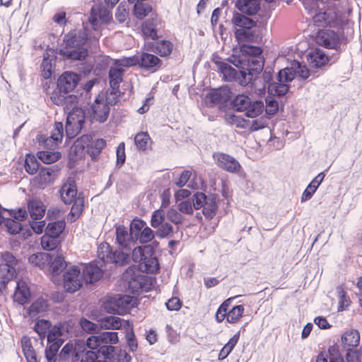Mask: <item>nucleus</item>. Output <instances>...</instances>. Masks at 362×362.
<instances>
[{
	"instance_id": "obj_1",
	"label": "nucleus",
	"mask_w": 362,
	"mask_h": 362,
	"mask_svg": "<svg viewBox=\"0 0 362 362\" xmlns=\"http://www.w3.org/2000/svg\"><path fill=\"white\" fill-rule=\"evenodd\" d=\"M87 33L84 30H72L64 35L59 54L64 59L82 61L88 56L84 45L87 41Z\"/></svg>"
},
{
	"instance_id": "obj_2",
	"label": "nucleus",
	"mask_w": 362,
	"mask_h": 362,
	"mask_svg": "<svg viewBox=\"0 0 362 362\" xmlns=\"http://www.w3.org/2000/svg\"><path fill=\"white\" fill-rule=\"evenodd\" d=\"M273 76L271 71L265 70L261 76L257 75L250 83L251 86L259 94L268 89L270 95L281 97L286 94L289 90V85L283 80L284 78H279V74L276 76V81H272Z\"/></svg>"
},
{
	"instance_id": "obj_3",
	"label": "nucleus",
	"mask_w": 362,
	"mask_h": 362,
	"mask_svg": "<svg viewBox=\"0 0 362 362\" xmlns=\"http://www.w3.org/2000/svg\"><path fill=\"white\" fill-rule=\"evenodd\" d=\"M263 58L247 59L244 70H236L228 64V81H235L240 85H249L263 70Z\"/></svg>"
},
{
	"instance_id": "obj_4",
	"label": "nucleus",
	"mask_w": 362,
	"mask_h": 362,
	"mask_svg": "<svg viewBox=\"0 0 362 362\" xmlns=\"http://www.w3.org/2000/svg\"><path fill=\"white\" fill-rule=\"evenodd\" d=\"M118 334L116 332H103L98 335L88 337L86 346L90 349H98V353L105 358H109L115 351L112 344L118 342Z\"/></svg>"
},
{
	"instance_id": "obj_5",
	"label": "nucleus",
	"mask_w": 362,
	"mask_h": 362,
	"mask_svg": "<svg viewBox=\"0 0 362 362\" xmlns=\"http://www.w3.org/2000/svg\"><path fill=\"white\" fill-rule=\"evenodd\" d=\"M60 196L64 204L73 203L69 218L71 221H75L83 210L84 201L79 195L77 196V189L74 181L69 180L64 183L60 189Z\"/></svg>"
},
{
	"instance_id": "obj_6",
	"label": "nucleus",
	"mask_w": 362,
	"mask_h": 362,
	"mask_svg": "<svg viewBox=\"0 0 362 362\" xmlns=\"http://www.w3.org/2000/svg\"><path fill=\"white\" fill-rule=\"evenodd\" d=\"M132 256L133 261L139 263L141 272L154 273L159 268L158 261L153 255V250L150 245L134 247Z\"/></svg>"
},
{
	"instance_id": "obj_7",
	"label": "nucleus",
	"mask_w": 362,
	"mask_h": 362,
	"mask_svg": "<svg viewBox=\"0 0 362 362\" xmlns=\"http://www.w3.org/2000/svg\"><path fill=\"white\" fill-rule=\"evenodd\" d=\"M230 107L238 112L245 111L247 117L254 118L263 112L264 105L262 100L252 102L247 95L239 94L230 101Z\"/></svg>"
},
{
	"instance_id": "obj_8",
	"label": "nucleus",
	"mask_w": 362,
	"mask_h": 362,
	"mask_svg": "<svg viewBox=\"0 0 362 362\" xmlns=\"http://www.w3.org/2000/svg\"><path fill=\"white\" fill-rule=\"evenodd\" d=\"M108 7L106 8L101 2L95 4L91 8L89 22L92 29L95 31L93 37L99 39L101 36L103 24L107 23L111 19V15Z\"/></svg>"
},
{
	"instance_id": "obj_9",
	"label": "nucleus",
	"mask_w": 362,
	"mask_h": 362,
	"mask_svg": "<svg viewBox=\"0 0 362 362\" xmlns=\"http://www.w3.org/2000/svg\"><path fill=\"white\" fill-rule=\"evenodd\" d=\"M17 259L9 252H4L0 258V293L15 275Z\"/></svg>"
},
{
	"instance_id": "obj_10",
	"label": "nucleus",
	"mask_w": 362,
	"mask_h": 362,
	"mask_svg": "<svg viewBox=\"0 0 362 362\" xmlns=\"http://www.w3.org/2000/svg\"><path fill=\"white\" fill-rule=\"evenodd\" d=\"M97 253L98 258L104 263L110 262L123 265L128 262L127 252H123L121 249L112 251L107 243H103L98 246Z\"/></svg>"
},
{
	"instance_id": "obj_11",
	"label": "nucleus",
	"mask_w": 362,
	"mask_h": 362,
	"mask_svg": "<svg viewBox=\"0 0 362 362\" xmlns=\"http://www.w3.org/2000/svg\"><path fill=\"white\" fill-rule=\"evenodd\" d=\"M84 282L81 269L77 266L69 268L64 274V287L69 293L78 291Z\"/></svg>"
},
{
	"instance_id": "obj_12",
	"label": "nucleus",
	"mask_w": 362,
	"mask_h": 362,
	"mask_svg": "<svg viewBox=\"0 0 362 362\" xmlns=\"http://www.w3.org/2000/svg\"><path fill=\"white\" fill-rule=\"evenodd\" d=\"M315 40L317 45L337 51L340 49L341 45V37L338 33L332 30H320Z\"/></svg>"
},
{
	"instance_id": "obj_13",
	"label": "nucleus",
	"mask_w": 362,
	"mask_h": 362,
	"mask_svg": "<svg viewBox=\"0 0 362 362\" xmlns=\"http://www.w3.org/2000/svg\"><path fill=\"white\" fill-rule=\"evenodd\" d=\"M296 75L304 80L310 76V71L306 66L296 60L292 62L290 67H286L279 71V78H284L283 80L287 83L292 81Z\"/></svg>"
},
{
	"instance_id": "obj_14",
	"label": "nucleus",
	"mask_w": 362,
	"mask_h": 362,
	"mask_svg": "<svg viewBox=\"0 0 362 362\" xmlns=\"http://www.w3.org/2000/svg\"><path fill=\"white\" fill-rule=\"evenodd\" d=\"M115 235L116 243L121 247L122 251L128 252L129 259L132 247L136 244V238L127 227L122 225L116 227Z\"/></svg>"
},
{
	"instance_id": "obj_15",
	"label": "nucleus",
	"mask_w": 362,
	"mask_h": 362,
	"mask_svg": "<svg viewBox=\"0 0 362 362\" xmlns=\"http://www.w3.org/2000/svg\"><path fill=\"white\" fill-rule=\"evenodd\" d=\"M226 88L221 86L218 88L211 90L205 97V103L209 107H213L219 105L221 111H226Z\"/></svg>"
},
{
	"instance_id": "obj_16",
	"label": "nucleus",
	"mask_w": 362,
	"mask_h": 362,
	"mask_svg": "<svg viewBox=\"0 0 362 362\" xmlns=\"http://www.w3.org/2000/svg\"><path fill=\"white\" fill-rule=\"evenodd\" d=\"M333 10L316 13L313 17L314 25L317 27H335L338 24V17Z\"/></svg>"
},
{
	"instance_id": "obj_17",
	"label": "nucleus",
	"mask_w": 362,
	"mask_h": 362,
	"mask_svg": "<svg viewBox=\"0 0 362 362\" xmlns=\"http://www.w3.org/2000/svg\"><path fill=\"white\" fill-rule=\"evenodd\" d=\"M79 81L78 75L74 72H64L58 79L59 93L66 94L74 89Z\"/></svg>"
},
{
	"instance_id": "obj_18",
	"label": "nucleus",
	"mask_w": 362,
	"mask_h": 362,
	"mask_svg": "<svg viewBox=\"0 0 362 362\" xmlns=\"http://www.w3.org/2000/svg\"><path fill=\"white\" fill-rule=\"evenodd\" d=\"M137 65L151 72L158 70L162 64L161 60L157 56L149 53L143 52L140 56H137Z\"/></svg>"
},
{
	"instance_id": "obj_19",
	"label": "nucleus",
	"mask_w": 362,
	"mask_h": 362,
	"mask_svg": "<svg viewBox=\"0 0 362 362\" xmlns=\"http://www.w3.org/2000/svg\"><path fill=\"white\" fill-rule=\"evenodd\" d=\"M91 110L92 117L94 119L100 122H104L107 120L110 112V107L105 100L96 98L92 105Z\"/></svg>"
},
{
	"instance_id": "obj_20",
	"label": "nucleus",
	"mask_w": 362,
	"mask_h": 362,
	"mask_svg": "<svg viewBox=\"0 0 362 362\" xmlns=\"http://www.w3.org/2000/svg\"><path fill=\"white\" fill-rule=\"evenodd\" d=\"M51 99L54 104L64 106L66 112H69L74 107H77L78 104V98L74 95L66 96L65 94L53 93Z\"/></svg>"
},
{
	"instance_id": "obj_21",
	"label": "nucleus",
	"mask_w": 362,
	"mask_h": 362,
	"mask_svg": "<svg viewBox=\"0 0 362 362\" xmlns=\"http://www.w3.org/2000/svg\"><path fill=\"white\" fill-rule=\"evenodd\" d=\"M81 274L85 283L92 284L102 277L103 271L98 265L89 264L83 266Z\"/></svg>"
},
{
	"instance_id": "obj_22",
	"label": "nucleus",
	"mask_w": 362,
	"mask_h": 362,
	"mask_svg": "<svg viewBox=\"0 0 362 362\" xmlns=\"http://www.w3.org/2000/svg\"><path fill=\"white\" fill-rule=\"evenodd\" d=\"M59 356L62 361H71L72 362L79 361L81 358L79 345L78 344L75 345L66 344L61 350Z\"/></svg>"
},
{
	"instance_id": "obj_23",
	"label": "nucleus",
	"mask_w": 362,
	"mask_h": 362,
	"mask_svg": "<svg viewBox=\"0 0 362 362\" xmlns=\"http://www.w3.org/2000/svg\"><path fill=\"white\" fill-rule=\"evenodd\" d=\"M325 173L324 172L320 173L315 177L312 181L307 186L305 189L302 194L301 202L309 200L312 198L323 180L325 179Z\"/></svg>"
},
{
	"instance_id": "obj_24",
	"label": "nucleus",
	"mask_w": 362,
	"mask_h": 362,
	"mask_svg": "<svg viewBox=\"0 0 362 362\" xmlns=\"http://www.w3.org/2000/svg\"><path fill=\"white\" fill-rule=\"evenodd\" d=\"M124 72V70L123 68L115 66L110 67L108 76L112 93H117L119 91V85L122 81Z\"/></svg>"
},
{
	"instance_id": "obj_25",
	"label": "nucleus",
	"mask_w": 362,
	"mask_h": 362,
	"mask_svg": "<svg viewBox=\"0 0 362 362\" xmlns=\"http://www.w3.org/2000/svg\"><path fill=\"white\" fill-rule=\"evenodd\" d=\"M30 293L26 284L23 281H17L16 291L13 294V300L15 302L21 305L28 303Z\"/></svg>"
},
{
	"instance_id": "obj_26",
	"label": "nucleus",
	"mask_w": 362,
	"mask_h": 362,
	"mask_svg": "<svg viewBox=\"0 0 362 362\" xmlns=\"http://www.w3.org/2000/svg\"><path fill=\"white\" fill-rule=\"evenodd\" d=\"M235 6L242 13L253 16L259 11V3L258 0H238Z\"/></svg>"
},
{
	"instance_id": "obj_27",
	"label": "nucleus",
	"mask_w": 362,
	"mask_h": 362,
	"mask_svg": "<svg viewBox=\"0 0 362 362\" xmlns=\"http://www.w3.org/2000/svg\"><path fill=\"white\" fill-rule=\"evenodd\" d=\"M308 61L310 65L315 68H321L329 62V58L320 49H315L308 55Z\"/></svg>"
},
{
	"instance_id": "obj_28",
	"label": "nucleus",
	"mask_w": 362,
	"mask_h": 362,
	"mask_svg": "<svg viewBox=\"0 0 362 362\" xmlns=\"http://www.w3.org/2000/svg\"><path fill=\"white\" fill-rule=\"evenodd\" d=\"M360 334L356 329H351L345 332L341 337L344 348L355 349L359 344Z\"/></svg>"
},
{
	"instance_id": "obj_29",
	"label": "nucleus",
	"mask_w": 362,
	"mask_h": 362,
	"mask_svg": "<svg viewBox=\"0 0 362 362\" xmlns=\"http://www.w3.org/2000/svg\"><path fill=\"white\" fill-rule=\"evenodd\" d=\"M28 211L33 220H41L45 213V206L41 201L32 200L28 203Z\"/></svg>"
},
{
	"instance_id": "obj_30",
	"label": "nucleus",
	"mask_w": 362,
	"mask_h": 362,
	"mask_svg": "<svg viewBox=\"0 0 362 362\" xmlns=\"http://www.w3.org/2000/svg\"><path fill=\"white\" fill-rule=\"evenodd\" d=\"M63 134V124L62 122H55L54 128L50 136H49L45 141L46 145L50 146L51 148L55 147L62 139Z\"/></svg>"
},
{
	"instance_id": "obj_31",
	"label": "nucleus",
	"mask_w": 362,
	"mask_h": 362,
	"mask_svg": "<svg viewBox=\"0 0 362 362\" xmlns=\"http://www.w3.org/2000/svg\"><path fill=\"white\" fill-rule=\"evenodd\" d=\"M101 328L105 329H119L123 326V320L117 316H108L100 320Z\"/></svg>"
},
{
	"instance_id": "obj_32",
	"label": "nucleus",
	"mask_w": 362,
	"mask_h": 362,
	"mask_svg": "<svg viewBox=\"0 0 362 362\" xmlns=\"http://www.w3.org/2000/svg\"><path fill=\"white\" fill-rule=\"evenodd\" d=\"M228 172L235 173L240 180H245V173L240 163L229 155H228Z\"/></svg>"
},
{
	"instance_id": "obj_33",
	"label": "nucleus",
	"mask_w": 362,
	"mask_h": 362,
	"mask_svg": "<svg viewBox=\"0 0 362 362\" xmlns=\"http://www.w3.org/2000/svg\"><path fill=\"white\" fill-rule=\"evenodd\" d=\"M48 346L45 349V358L47 362H56L57 354L62 344V340L47 342Z\"/></svg>"
},
{
	"instance_id": "obj_34",
	"label": "nucleus",
	"mask_w": 362,
	"mask_h": 362,
	"mask_svg": "<svg viewBox=\"0 0 362 362\" xmlns=\"http://www.w3.org/2000/svg\"><path fill=\"white\" fill-rule=\"evenodd\" d=\"M151 11L152 7L148 3L137 0L134 4V13L140 20L144 18Z\"/></svg>"
},
{
	"instance_id": "obj_35",
	"label": "nucleus",
	"mask_w": 362,
	"mask_h": 362,
	"mask_svg": "<svg viewBox=\"0 0 362 362\" xmlns=\"http://www.w3.org/2000/svg\"><path fill=\"white\" fill-rule=\"evenodd\" d=\"M65 226L66 223L64 221L49 223L45 229V233L58 238L64 230Z\"/></svg>"
},
{
	"instance_id": "obj_36",
	"label": "nucleus",
	"mask_w": 362,
	"mask_h": 362,
	"mask_svg": "<svg viewBox=\"0 0 362 362\" xmlns=\"http://www.w3.org/2000/svg\"><path fill=\"white\" fill-rule=\"evenodd\" d=\"M47 305L42 298H39L32 303L29 307L28 313L31 317L37 316L39 313L46 310Z\"/></svg>"
},
{
	"instance_id": "obj_37",
	"label": "nucleus",
	"mask_w": 362,
	"mask_h": 362,
	"mask_svg": "<svg viewBox=\"0 0 362 362\" xmlns=\"http://www.w3.org/2000/svg\"><path fill=\"white\" fill-rule=\"evenodd\" d=\"M240 52H243L247 59L262 58L261 54L262 52L259 47L243 45L241 47Z\"/></svg>"
},
{
	"instance_id": "obj_38",
	"label": "nucleus",
	"mask_w": 362,
	"mask_h": 362,
	"mask_svg": "<svg viewBox=\"0 0 362 362\" xmlns=\"http://www.w3.org/2000/svg\"><path fill=\"white\" fill-rule=\"evenodd\" d=\"M66 120L69 122H75L76 123L84 124L85 113L84 111L78 107H74L71 110L67 112Z\"/></svg>"
},
{
	"instance_id": "obj_39",
	"label": "nucleus",
	"mask_w": 362,
	"mask_h": 362,
	"mask_svg": "<svg viewBox=\"0 0 362 362\" xmlns=\"http://www.w3.org/2000/svg\"><path fill=\"white\" fill-rule=\"evenodd\" d=\"M59 243L57 238L45 233L41 238V245L45 250L51 251L56 249Z\"/></svg>"
},
{
	"instance_id": "obj_40",
	"label": "nucleus",
	"mask_w": 362,
	"mask_h": 362,
	"mask_svg": "<svg viewBox=\"0 0 362 362\" xmlns=\"http://www.w3.org/2000/svg\"><path fill=\"white\" fill-rule=\"evenodd\" d=\"M233 22L236 26L243 28H250L255 25L254 21L238 13L234 14Z\"/></svg>"
},
{
	"instance_id": "obj_41",
	"label": "nucleus",
	"mask_w": 362,
	"mask_h": 362,
	"mask_svg": "<svg viewBox=\"0 0 362 362\" xmlns=\"http://www.w3.org/2000/svg\"><path fill=\"white\" fill-rule=\"evenodd\" d=\"M151 138L147 132L138 133L134 137L136 147L141 151L146 150L150 146Z\"/></svg>"
},
{
	"instance_id": "obj_42",
	"label": "nucleus",
	"mask_w": 362,
	"mask_h": 362,
	"mask_svg": "<svg viewBox=\"0 0 362 362\" xmlns=\"http://www.w3.org/2000/svg\"><path fill=\"white\" fill-rule=\"evenodd\" d=\"M217 209V204L215 197L208 198L205 202L203 206V214L204 215L208 218H211L216 214V211Z\"/></svg>"
},
{
	"instance_id": "obj_43",
	"label": "nucleus",
	"mask_w": 362,
	"mask_h": 362,
	"mask_svg": "<svg viewBox=\"0 0 362 362\" xmlns=\"http://www.w3.org/2000/svg\"><path fill=\"white\" fill-rule=\"evenodd\" d=\"M156 24L152 20L146 21L142 25L143 34L152 40L158 37Z\"/></svg>"
},
{
	"instance_id": "obj_44",
	"label": "nucleus",
	"mask_w": 362,
	"mask_h": 362,
	"mask_svg": "<svg viewBox=\"0 0 362 362\" xmlns=\"http://www.w3.org/2000/svg\"><path fill=\"white\" fill-rule=\"evenodd\" d=\"M105 145L106 141L103 139H96L88 146V153L91 157L95 158L100 154Z\"/></svg>"
},
{
	"instance_id": "obj_45",
	"label": "nucleus",
	"mask_w": 362,
	"mask_h": 362,
	"mask_svg": "<svg viewBox=\"0 0 362 362\" xmlns=\"http://www.w3.org/2000/svg\"><path fill=\"white\" fill-rule=\"evenodd\" d=\"M127 325L126 339L127 346L130 351H135L137 349V342L133 332L132 325H129L128 321L124 322Z\"/></svg>"
},
{
	"instance_id": "obj_46",
	"label": "nucleus",
	"mask_w": 362,
	"mask_h": 362,
	"mask_svg": "<svg viewBox=\"0 0 362 362\" xmlns=\"http://www.w3.org/2000/svg\"><path fill=\"white\" fill-rule=\"evenodd\" d=\"M40 164L37 158L30 154H27L25 159V169L30 175H34L39 169Z\"/></svg>"
},
{
	"instance_id": "obj_47",
	"label": "nucleus",
	"mask_w": 362,
	"mask_h": 362,
	"mask_svg": "<svg viewBox=\"0 0 362 362\" xmlns=\"http://www.w3.org/2000/svg\"><path fill=\"white\" fill-rule=\"evenodd\" d=\"M83 124L76 123L75 122H69L68 120L66 122V134L69 139L76 136L82 129Z\"/></svg>"
},
{
	"instance_id": "obj_48",
	"label": "nucleus",
	"mask_w": 362,
	"mask_h": 362,
	"mask_svg": "<svg viewBox=\"0 0 362 362\" xmlns=\"http://www.w3.org/2000/svg\"><path fill=\"white\" fill-rule=\"evenodd\" d=\"M337 293L339 297V310H344L349 305L350 300L347 296L346 292L343 285L337 287Z\"/></svg>"
},
{
	"instance_id": "obj_49",
	"label": "nucleus",
	"mask_w": 362,
	"mask_h": 362,
	"mask_svg": "<svg viewBox=\"0 0 362 362\" xmlns=\"http://www.w3.org/2000/svg\"><path fill=\"white\" fill-rule=\"evenodd\" d=\"M247 62V57L242 52L241 54H232L230 57H228V63L233 64L236 70H244L245 63Z\"/></svg>"
},
{
	"instance_id": "obj_50",
	"label": "nucleus",
	"mask_w": 362,
	"mask_h": 362,
	"mask_svg": "<svg viewBox=\"0 0 362 362\" xmlns=\"http://www.w3.org/2000/svg\"><path fill=\"white\" fill-rule=\"evenodd\" d=\"M156 52L161 57L170 54L173 50V44L168 40H160L156 42Z\"/></svg>"
},
{
	"instance_id": "obj_51",
	"label": "nucleus",
	"mask_w": 362,
	"mask_h": 362,
	"mask_svg": "<svg viewBox=\"0 0 362 362\" xmlns=\"http://www.w3.org/2000/svg\"><path fill=\"white\" fill-rule=\"evenodd\" d=\"M144 281L145 277L141 275L132 278L129 282V288L132 289L133 293H139L145 288Z\"/></svg>"
},
{
	"instance_id": "obj_52",
	"label": "nucleus",
	"mask_w": 362,
	"mask_h": 362,
	"mask_svg": "<svg viewBox=\"0 0 362 362\" xmlns=\"http://www.w3.org/2000/svg\"><path fill=\"white\" fill-rule=\"evenodd\" d=\"M244 307L243 305L233 306L228 311V322L235 323L238 322L243 316Z\"/></svg>"
},
{
	"instance_id": "obj_53",
	"label": "nucleus",
	"mask_w": 362,
	"mask_h": 362,
	"mask_svg": "<svg viewBox=\"0 0 362 362\" xmlns=\"http://www.w3.org/2000/svg\"><path fill=\"white\" fill-rule=\"evenodd\" d=\"M3 224L10 234H17L22 229L21 224L10 217H6Z\"/></svg>"
},
{
	"instance_id": "obj_54",
	"label": "nucleus",
	"mask_w": 362,
	"mask_h": 362,
	"mask_svg": "<svg viewBox=\"0 0 362 362\" xmlns=\"http://www.w3.org/2000/svg\"><path fill=\"white\" fill-rule=\"evenodd\" d=\"M59 169L57 165L41 168L40 169V176L45 182H47L54 177L58 173Z\"/></svg>"
},
{
	"instance_id": "obj_55",
	"label": "nucleus",
	"mask_w": 362,
	"mask_h": 362,
	"mask_svg": "<svg viewBox=\"0 0 362 362\" xmlns=\"http://www.w3.org/2000/svg\"><path fill=\"white\" fill-rule=\"evenodd\" d=\"M39 159L44 163L49 164L56 162L60 158L59 152L40 151L38 153Z\"/></svg>"
},
{
	"instance_id": "obj_56",
	"label": "nucleus",
	"mask_w": 362,
	"mask_h": 362,
	"mask_svg": "<svg viewBox=\"0 0 362 362\" xmlns=\"http://www.w3.org/2000/svg\"><path fill=\"white\" fill-rule=\"evenodd\" d=\"M136 238V242L139 241L140 243L144 244L151 242L154 238V232L148 226H145L144 228L139 233Z\"/></svg>"
},
{
	"instance_id": "obj_57",
	"label": "nucleus",
	"mask_w": 362,
	"mask_h": 362,
	"mask_svg": "<svg viewBox=\"0 0 362 362\" xmlns=\"http://www.w3.org/2000/svg\"><path fill=\"white\" fill-rule=\"evenodd\" d=\"M139 61L137 59V56H132L129 57H123L121 59H115L114 65L115 67H129L137 65Z\"/></svg>"
},
{
	"instance_id": "obj_58",
	"label": "nucleus",
	"mask_w": 362,
	"mask_h": 362,
	"mask_svg": "<svg viewBox=\"0 0 362 362\" xmlns=\"http://www.w3.org/2000/svg\"><path fill=\"white\" fill-rule=\"evenodd\" d=\"M212 61L216 66L218 71L221 74L223 80L226 81V63L225 59H222L217 54H214L212 56Z\"/></svg>"
},
{
	"instance_id": "obj_59",
	"label": "nucleus",
	"mask_w": 362,
	"mask_h": 362,
	"mask_svg": "<svg viewBox=\"0 0 362 362\" xmlns=\"http://www.w3.org/2000/svg\"><path fill=\"white\" fill-rule=\"evenodd\" d=\"M51 326L48 320H40L35 325V331L39 334L40 338H44Z\"/></svg>"
},
{
	"instance_id": "obj_60",
	"label": "nucleus",
	"mask_w": 362,
	"mask_h": 362,
	"mask_svg": "<svg viewBox=\"0 0 362 362\" xmlns=\"http://www.w3.org/2000/svg\"><path fill=\"white\" fill-rule=\"evenodd\" d=\"M165 217L163 210L155 211L151 216V226L154 228H158L164 222Z\"/></svg>"
},
{
	"instance_id": "obj_61",
	"label": "nucleus",
	"mask_w": 362,
	"mask_h": 362,
	"mask_svg": "<svg viewBox=\"0 0 362 362\" xmlns=\"http://www.w3.org/2000/svg\"><path fill=\"white\" fill-rule=\"evenodd\" d=\"M145 226H146L145 221L141 219L136 218L131 222L129 230L134 237H137Z\"/></svg>"
},
{
	"instance_id": "obj_62",
	"label": "nucleus",
	"mask_w": 362,
	"mask_h": 362,
	"mask_svg": "<svg viewBox=\"0 0 362 362\" xmlns=\"http://www.w3.org/2000/svg\"><path fill=\"white\" fill-rule=\"evenodd\" d=\"M128 15L129 8L127 4L124 3L119 4L115 13L117 20L120 23H124L127 20Z\"/></svg>"
},
{
	"instance_id": "obj_63",
	"label": "nucleus",
	"mask_w": 362,
	"mask_h": 362,
	"mask_svg": "<svg viewBox=\"0 0 362 362\" xmlns=\"http://www.w3.org/2000/svg\"><path fill=\"white\" fill-rule=\"evenodd\" d=\"M205 194L202 192H197L192 197V206L195 209L203 208L205 202L207 200Z\"/></svg>"
},
{
	"instance_id": "obj_64",
	"label": "nucleus",
	"mask_w": 362,
	"mask_h": 362,
	"mask_svg": "<svg viewBox=\"0 0 362 362\" xmlns=\"http://www.w3.org/2000/svg\"><path fill=\"white\" fill-rule=\"evenodd\" d=\"M165 216L168 221L175 225L180 224L183 221V216L174 209H169Z\"/></svg>"
}]
</instances>
